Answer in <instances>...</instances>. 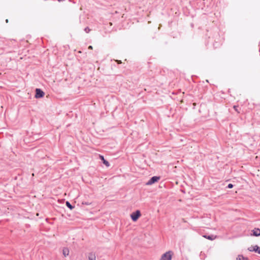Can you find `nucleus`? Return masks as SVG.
I'll list each match as a JSON object with an SVG mask.
<instances>
[{
    "instance_id": "obj_4",
    "label": "nucleus",
    "mask_w": 260,
    "mask_h": 260,
    "mask_svg": "<svg viewBox=\"0 0 260 260\" xmlns=\"http://www.w3.org/2000/svg\"><path fill=\"white\" fill-rule=\"evenodd\" d=\"M45 95L44 92L40 88H36L35 90V97L36 99H40L44 97Z\"/></svg>"
},
{
    "instance_id": "obj_6",
    "label": "nucleus",
    "mask_w": 260,
    "mask_h": 260,
    "mask_svg": "<svg viewBox=\"0 0 260 260\" xmlns=\"http://www.w3.org/2000/svg\"><path fill=\"white\" fill-rule=\"evenodd\" d=\"M100 158L102 161L103 164H104L106 167H108L110 166V165L109 162L104 158V156L100 155Z\"/></svg>"
},
{
    "instance_id": "obj_2",
    "label": "nucleus",
    "mask_w": 260,
    "mask_h": 260,
    "mask_svg": "<svg viewBox=\"0 0 260 260\" xmlns=\"http://www.w3.org/2000/svg\"><path fill=\"white\" fill-rule=\"evenodd\" d=\"M160 179V176H154L150 178L148 181L146 183L147 185H151L157 182Z\"/></svg>"
},
{
    "instance_id": "obj_10",
    "label": "nucleus",
    "mask_w": 260,
    "mask_h": 260,
    "mask_svg": "<svg viewBox=\"0 0 260 260\" xmlns=\"http://www.w3.org/2000/svg\"><path fill=\"white\" fill-rule=\"evenodd\" d=\"M252 250L260 254V247L258 245H255L253 246V249Z\"/></svg>"
},
{
    "instance_id": "obj_9",
    "label": "nucleus",
    "mask_w": 260,
    "mask_h": 260,
    "mask_svg": "<svg viewBox=\"0 0 260 260\" xmlns=\"http://www.w3.org/2000/svg\"><path fill=\"white\" fill-rule=\"evenodd\" d=\"M62 254L64 257H67L69 254V249L67 247H64L62 250Z\"/></svg>"
},
{
    "instance_id": "obj_7",
    "label": "nucleus",
    "mask_w": 260,
    "mask_h": 260,
    "mask_svg": "<svg viewBox=\"0 0 260 260\" xmlns=\"http://www.w3.org/2000/svg\"><path fill=\"white\" fill-rule=\"evenodd\" d=\"M203 237L210 240H213L216 239L217 236L214 235H204Z\"/></svg>"
},
{
    "instance_id": "obj_15",
    "label": "nucleus",
    "mask_w": 260,
    "mask_h": 260,
    "mask_svg": "<svg viewBox=\"0 0 260 260\" xmlns=\"http://www.w3.org/2000/svg\"><path fill=\"white\" fill-rule=\"evenodd\" d=\"M253 249V246H251V247H250L248 248V250L249 251H253V250H252Z\"/></svg>"
},
{
    "instance_id": "obj_20",
    "label": "nucleus",
    "mask_w": 260,
    "mask_h": 260,
    "mask_svg": "<svg viewBox=\"0 0 260 260\" xmlns=\"http://www.w3.org/2000/svg\"><path fill=\"white\" fill-rule=\"evenodd\" d=\"M59 2H62L64 0H57Z\"/></svg>"
},
{
    "instance_id": "obj_13",
    "label": "nucleus",
    "mask_w": 260,
    "mask_h": 260,
    "mask_svg": "<svg viewBox=\"0 0 260 260\" xmlns=\"http://www.w3.org/2000/svg\"><path fill=\"white\" fill-rule=\"evenodd\" d=\"M234 185L232 183H230L228 185V186H226V188H232L233 187Z\"/></svg>"
},
{
    "instance_id": "obj_21",
    "label": "nucleus",
    "mask_w": 260,
    "mask_h": 260,
    "mask_svg": "<svg viewBox=\"0 0 260 260\" xmlns=\"http://www.w3.org/2000/svg\"><path fill=\"white\" fill-rule=\"evenodd\" d=\"M6 22L7 23H8V19H6Z\"/></svg>"
},
{
    "instance_id": "obj_1",
    "label": "nucleus",
    "mask_w": 260,
    "mask_h": 260,
    "mask_svg": "<svg viewBox=\"0 0 260 260\" xmlns=\"http://www.w3.org/2000/svg\"><path fill=\"white\" fill-rule=\"evenodd\" d=\"M141 216V213L140 211L139 210H137L136 211L132 212L131 214V219L134 222L137 221Z\"/></svg>"
},
{
    "instance_id": "obj_8",
    "label": "nucleus",
    "mask_w": 260,
    "mask_h": 260,
    "mask_svg": "<svg viewBox=\"0 0 260 260\" xmlns=\"http://www.w3.org/2000/svg\"><path fill=\"white\" fill-rule=\"evenodd\" d=\"M88 260H96L95 253L93 252H91L88 255Z\"/></svg>"
},
{
    "instance_id": "obj_18",
    "label": "nucleus",
    "mask_w": 260,
    "mask_h": 260,
    "mask_svg": "<svg viewBox=\"0 0 260 260\" xmlns=\"http://www.w3.org/2000/svg\"><path fill=\"white\" fill-rule=\"evenodd\" d=\"M83 204H84L86 205H90V204L88 202H84V203H83Z\"/></svg>"
},
{
    "instance_id": "obj_5",
    "label": "nucleus",
    "mask_w": 260,
    "mask_h": 260,
    "mask_svg": "<svg viewBox=\"0 0 260 260\" xmlns=\"http://www.w3.org/2000/svg\"><path fill=\"white\" fill-rule=\"evenodd\" d=\"M250 235L254 237H258L260 236V229L258 228H255L253 229L250 233Z\"/></svg>"
},
{
    "instance_id": "obj_14",
    "label": "nucleus",
    "mask_w": 260,
    "mask_h": 260,
    "mask_svg": "<svg viewBox=\"0 0 260 260\" xmlns=\"http://www.w3.org/2000/svg\"><path fill=\"white\" fill-rule=\"evenodd\" d=\"M242 255H238V256L237 257V260H243V259L242 258Z\"/></svg>"
},
{
    "instance_id": "obj_16",
    "label": "nucleus",
    "mask_w": 260,
    "mask_h": 260,
    "mask_svg": "<svg viewBox=\"0 0 260 260\" xmlns=\"http://www.w3.org/2000/svg\"><path fill=\"white\" fill-rule=\"evenodd\" d=\"M242 258L243 259V260H249L248 258L245 257L243 256H242Z\"/></svg>"
},
{
    "instance_id": "obj_12",
    "label": "nucleus",
    "mask_w": 260,
    "mask_h": 260,
    "mask_svg": "<svg viewBox=\"0 0 260 260\" xmlns=\"http://www.w3.org/2000/svg\"><path fill=\"white\" fill-rule=\"evenodd\" d=\"M84 31L86 32V33H89L90 31V29L89 28V27H86L85 28H84Z\"/></svg>"
},
{
    "instance_id": "obj_11",
    "label": "nucleus",
    "mask_w": 260,
    "mask_h": 260,
    "mask_svg": "<svg viewBox=\"0 0 260 260\" xmlns=\"http://www.w3.org/2000/svg\"><path fill=\"white\" fill-rule=\"evenodd\" d=\"M66 205L70 210H72L75 208V206H73L69 201L66 202Z\"/></svg>"
},
{
    "instance_id": "obj_17",
    "label": "nucleus",
    "mask_w": 260,
    "mask_h": 260,
    "mask_svg": "<svg viewBox=\"0 0 260 260\" xmlns=\"http://www.w3.org/2000/svg\"><path fill=\"white\" fill-rule=\"evenodd\" d=\"M116 62H117L118 64H120L122 63L121 61L120 60H117Z\"/></svg>"
},
{
    "instance_id": "obj_3",
    "label": "nucleus",
    "mask_w": 260,
    "mask_h": 260,
    "mask_svg": "<svg viewBox=\"0 0 260 260\" xmlns=\"http://www.w3.org/2000/svg\"><path fill=\"white\" fill-rule=\"evenodd\" d=\"M172 257V252L169 251L164 253L160 260H171Z\"/></svg>"
},
{
    "instance_id": "obj_19",
    "label": "nucleus",
    "mask_w": 260,
    "mask_h": 260,
    "mask_svg": "<svg viewBox=\"0 0 260 260\" xmlns=\"http://www.w3.org/2000/svg\"><path fill=\"white\" fill-rule=\"evenodd\" d=\"M88 49H92L93 47L92 46L90 45L88 47Z\"/></svg>"
}]
</instances>
